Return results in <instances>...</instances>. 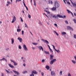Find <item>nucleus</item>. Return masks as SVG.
<instances>
[{
	"label": "nucleus",
	"mask_w": 76,
	"mask_h": 76,
	"mask_svg": "<svg viewBox=\"0 0 76 76\" xmlns=\"http://www.w3.org/2000/svg\"><path fill=\"white\" fill-rule=\"evenodd\" d=\"M53 18H55V19H57L58 18H63V19H64V18H66V15H64V17L60 15H57V16H56V15H53Z\"/></svg>",
	"instance_id": "1"
},
{
	"label": "nucleus",
	"mask_w": 76,
	"mask_h": 76,
	"mask_svg": "<svg viewBox=\"0 0 76 76\" xmlns=\"http://www.w3.org/2000/svg\"><path fill=\"white\" fill-rule=\"evenodd\" d=\"M55 7H56V8H58V7H60V4H58V3L57 1H55Z\"/></svg>",
	"instance_id": "2"
},
{
	"label": "nucleus",
	"mask_w": 76,
	"mask_h": 76,
	"mask_svg": "<svg viewBox=\"0 0 76 76\" xmlns=\"http://www.w3.org/2000/svg\"><path fill=\"white\" fill-rule=\"evenodd\" d=\"M57 60H56V59H53L51 61H50V64H53V63H54V61H56Z\"/></svg>",
	"instance_id": "3"
},
{
	"label": "nucleus",
	"mask_w": 76,
	"mask_h": 76,
	"mask_svg": "<svg viewBox=\"0 0 76 76\" xmlns=\"http://www.w3.org/2000/svg\"><path fill=\"white\" fill-rule=\"evenodd\" d=\"M12 71L14 72V73H15L16 75H18V76H19V75H20V73H19V72H17L14 70H12Z\"/></svg>",
	"instance_id": "4"
},
{
	"label": "nucleus",
	"mask_w": 76,
	"mask_h": 76,
	"mask_svg": "<svg viewBox=\"0 0 76 76\" xmlns=\"http://www.w3.org/2000/svg\"><path fill=\"white\" fill-rule=\"evenodd\" d=\"M23 48H24V50L25 51H28V48L26 47V46L25 44L23 45Z\"/></svg>",
	"instance_id": "5"
},
{
	"label": "nucleus",
	"mask_w": 76,
	"mask_h": 76,
	"mask_svg": "<svg viewBox=\"0 0 76 76\" xmlns=\"http://www.w3.org/2000/svg\"><path fill=\"white\" fill-rule=\"evenodd\" d=\"M42 41H43L44 42L46 43L47 44H49V42L47 40H44V39H42Z\"/></svg>",
	"instance_id": "6"
},
{
	"label": "nucleus",
	"mask_w": 76,
	"mask_h": 76,
	"mask_svg": "<svg viewBox=\"0 0 76 76\" xmlns=\"http://www.w3.org/2000/svg\"><path fill=\"white\" fill-rule=\"evenodd\" d=\"M67 29L68 30H69L70 29V30H71V31H73V29L72 27L70 26H68L67 27Z\"/></svg>",
	"instance_id": "7"
},
{
	"label": "nucleus",
	"mask_w": 76,
	"mask_h": 76,
	"mask_svg": "<svg viewBox=\"0 0 76 76\" xmlns=\"http://www.w3.org/2000/svg\"><path fill=\"white\" fill-rule=\"evenodd\" d=\"M16 17H15V16L14 15L13 19L11 22L12 23H13V22H14L16 20Z\"/></svg>",
	"instance_id": "8"
},
{
	"label": "nucleus",
	"mask_w": 76,
	"mask_h": 76,
	"mask_svg": "<svg viewBox=\"0 0 76 76\" xmlns=\"http://www.w3.org/2000/svg\"><path fill=\"white\" fill-rule=\"evenodd\" d=\"M37 48H39V49L40 50H42V51H43V48L42 46H38L37 47Z\"/></svg>",
	"instance_id": "9"
},
{
	"label": "nucleus",
	"mask_w": 76,
	"mask_h": 76,
	"mask_svg": "<svg viewBox=\"0 0 76 76\" xmlns=\"http://www.w3.org/2000/svg\"><path fill=\"white\" fill-rule=\"evenodd\" d=\"M53 57H54V56L51 54L50 55V60H53Z\"/></svg>",
	"instance_id": "10"
},
{
	"label": "nucleus",
	"mask_w": 76,
	"mask_h": 76,
	"mask_svg": "<svg viewBox=\"0 0 76 76\" xmlns=\"http://www.w3.org/2000/svg\"><path fill=\"white\" fill-rule=\"evenodd\" d=\"M32 73L34 74H38V72H37V71L35 70H34L32 71Z\"/></svg>",
	"instance_id": "11"
},
{
	"label": "nucleus",
	"mask_w": 76,
	"mask_h": 76,
	"mask_svg": "<svg viewBox=\"0 0 76 76\" xmlns=\"http://www.w3.org/2000/svg\"><path fill=\"white\" fill-rule=\"evenodd\" d=\"M18 39L19 40L20 42H22V39L20 37H18Z\"/></svg>",
	"instance_id": "12"
},
{
	"label": "nucleus",
	"mask_w": 76,
	"mask_h": 76,
	"mask_svg": "<svg viewBox=\"0 0 76 76\" xmlns=\"http://www.w3.org/2000/svg\"><path fill=\"white\" fill-rule=\"evenodd\" d=\"M8 65H9V66L10 67H11V68H12V69H13V68H14V66H13L12 65V64H9Z\"/></svg>",
	"instance_id": "13"
},
{
	"label": "nucleus",
	"mask_w": 76,
	"mask_h": 76,
	"mask_svg": "<svg viewBox=\"0 0 76 76\" xmlns=\"http://www.w3.org/2000/svg\"><path fill=\"white\" fill-rule=\"evenodd\" d=\"M51 75H52V76H55L56 75V74H55L54 72L53 71H52L51 72Z\"/></svg>",
	"instance_id": "14"
},
{
	"label": "nucleus",
	"mask_w": 76,
	"mask_h": 76,
	"mask_svg": "<svg viewBox=\"0 0 76 76\" xmlns=\"http://www.w3.org/2000/svg\"><path fill=\"white\" fill-rule=\"evenodd\" d=\"M56 7H53L51 8V10L53 11H55L56 10Z\"/></svg>",
	"instance_id": "15"
},
{
	"label": "nucleus",
	"mask_w": 76,
	"mask_h": 76,
	"mask_svg": "<svg viewBox=\"0 0 76 76\" xmlns=\"http://www.w3.org/2000/svg\"><path fill=\"white\" fill-rule=\"evenodd\" d=\"M45 68L47 69V70H49L50 69V66H49L47 65L45 66Z\"/></svg>",
	"instance_id": "16"
},
{
	"label": "nucleus",
	"mask_w": 76,
	"mask_h": 76,
	"mask_svg": "<svg viewBox=\"0 0 76 76\" xmlns=\"http://www.w3.org/2000/svg\"><path fill=\"white\" fill-rule=\"evenodd\" d=\"M71 3L74 6H76V3L74 2V3H73L71 1Z\"/></svg>",
	"instance_id": "17"
},
{
	"label": "nucleus",
	"mask_w": 76,
	"mask_h": 76,
	"mask_svg": "<svg viewBox=\"0 0 76 76\" xmlns=\"http://www.w3.org/2000/svg\"><path fill=\"white\" fill-rule=\"evenodd\" d=\"M2 60H3V61H4V60L5 61L6 63H7V60H6V59L5 58H2Z\"/></svg>",
	"instance_id": "18"
},
{
	"label": "nucleus",
	"mask_w": 76,
	"mask_h": 76,
	"mask_svg": "<svg viewBox=\"0 0 76 76\" xmlns=\"http://www.w3.org/2000/svg\"><path fill=\"white\" fill-rule=\"evenodd\" d=\"M61 34L62 35H66V33L64 32H61Z\"/></svg>",
	"instance_id": "19"
},
{
	"label": "nucleus",
	"mask_w": 76,
	"mask_h": 76,
	"mask_svg": "<svg viewBox=\"0 0 76 76\" xmlns=\"http://www.w3.org/2000/svg\"><path fill=\"white\" fill-rule=\"evenodd\" d=\"M11 41H12V44H13L14 43V39H13V38L11 39Z\"/></svg>",
	"instance_id": "20"
},
{
	"label": "nucleus",
	"mask_w": 76,
	"mask_h": 76,
	"mask_svg": "<svg viewBox=\"0 0 76 76\" xmlns=\"http://www.w3.org/2000/svg\"><path fill=\"white\" fill-rule=\"evenodd\" d=\"M32 44H33V45H38V43H35V42H33Z\"/></svg>",
	"instance_id": "21"
},
{
	"label": "nucleus",
	"mask_w": 76,
	"mask_h": 76,
	"mask_svg": "<svg viewBox=\"0 0 76 76\" xmlns=\"http://www.w3.org/2000/svg\"><path fill=\"white\" fill-rule=\"evenodd\" d=\"M72 61L73 64H76V61H74V60H72Z\"/></svg>",
	"instance_id": "22"
},
{
	"label": "nucleus",
	"mask_w": 76,
	"mask_h": 76,
	"mask_svg": "<svg viewBox=\"0 0 76 76\" xmlns=\"http://www.w3.org/2000/svg\"><path fill=\"white\" fill-rule=\"evenodd\" d=\"M45 54H50V53L49 52H48L47 51H46L45 50Z\"/></svg>",
	"instance_id": "23"
},
{
	"label": "nucleus",
	"mask_w": 76,
	"mask_h": 76,
	"mask_svg": "<svg viewBox=\"0 0 76 76\" xmlns=\"http://www.w3.org/2000/svg\"><path fill=\"white\" fill-rule=\"evenodd\" d=\"M28 73V71H26L23 72V74H25V73Z\"/></svg>",
	"instance_id": "24"
},
{
	"label": "nucleus",
	"mask_w": 76,
	"mask_h": 76,
	"mask_svg": "<svg viewBox=\"0 0 76 76\" xmlns=\"http://www.w3.org/2000/svg\"><path fill=\"white\" fill-rule=\"evenodd\" d=\"M14 63V66H17V65H18V63L16 62L15 61Z\"/></svg>",
	"instance_id": "25"
},
{
	"label": "nucleus",
	"mask_w": 76,
	"mask_h": 76,
	"mask_svg": "<svg viewBox=\"0 0 76 76\" xmlns=\"http://www.w3.org/2000/svg\"><path fill=\"white\" fill-rule=\"evenodd\" d=\"M34 5L35 6H36V1H35V0H34Z\"/></svg>",
	"instance_id": "26"
},
{
	"label": "nucleus",
	"mask_w": 76,
	"mask_h": 76,
	"mask_svg": "<svg viewBox=\"0 0 76 76\" xmlns=\"http://www.w3.org/2000/svg\"><path fill=\"white\" fill-rule=\"evenodd\" d=\"M5 70H6V72H7V73H10V72L9 71L7 70L6 69H5Z\"/></svg>",
	"instance_id": "27"
},
{
	"label": "nucleus",
	"mask_w": 76,
	"mask_h": 76,
	"mask_svg": "<svg viewBox=\"0 0 76 76\" xmlns=\"http://www.w3.org/2000/svg\"><path fill=\"white\" fill-rule=\"evenodd\" d=\"M53 32H55V34H56V35H57V36H58V34L57 33V32H56V31H53Z\"/></svg>",
	"instance_id": "28"
},
{
	"label": "nucleus",
	"mask_w": 76,
	"mask_h": 76,
	"mask_svg": "<svg viewBox=\"0 0 76 76\" xmlns=\"http://www.w3.org/2000/svg\"><path fill=\"white\" fill-rule=\"evenodd\" d=\"M55 51H56L57 52V53H59L60 52V50H57L56 49V50H55Z\"/></svg>",
	"instance_id": "29"
},
{
	"label": "nucleus",
	"mask_w": 76,
	"mask_h": 76,
	"mask_svg": "<svg viewBox=\"0 0 76 76\" xmlns=\"http://www.w3.org/2000/svg\"><path fill=\"white\" fill-rule=\"evenodd\" d=\"M45 12H47V13H48V14H50V12L48 11H46L45 10H44Z\"/></svg>",
	"instance_id": "30"
},
{
	"label": "nucleus",
	"mask_w": 76,
	"mask_h": 76,
	"mask_svg": "<svg viewBox=\"0 0 76 76\" xmlns=\"http://www.w3.org/2000/svg\"><path fill=\"white\" fill-rule=\"evenodd\" d=\"M25 28H28V26H27V24H26V23H25Z\"/></svg>",
	"instance_id": "31"
},
{
	"label": "nucleus",
	"mask_w": 76,
	"mask_h": 76,
	"mask_svg": "<svg viewBox=\"0 0 76 76\" xmlns=\"http://www.w3.org/2000/svg\"><path fill=\"white\" fill-rule=\"evenodd\" d=\"M67 11L68 13H72V12H71L70 11L68 10H67Z\"/></svg>",
	"instance_id": "32"
},
{
	"label": "nucleus",
	"mask_w": 76,
	"mask_h": 76,
	"mask_svg": "<svg viewBox=\"0 0 76 76\" xmlns=\"http://www.w3.org/2000/svg\"><path fill=\"white\" fill-rule=\"evenodd\" d=\"M73 20L74 21L75 23H76V20L74 18V19Z\"/></svg>",
	"instance_id": "33"
},
{
	"label": "nucleus",
	"mask_w": 76,
	"mask_h": 76,
	"mask_svg": "<svg viewBox=\"0 0 76 76\" xmlns=\"http://www.w3.org/2000/svg\"><path fill=\"white\" fill-rule=\"evenodd\" d=\"M49 4H50V3H51V4H53V2L52 1H49Z\"/></svg>",
	"instance_id": "34"
},
{
	"label": "nucleus",
	"mask_w": 76,
	"mask_h": 76,
	"mask_svg": "<svg viewBox=\"0 0 76 76\" xmlns=\"http://www.w3.org/2000/svg\"><path fill=\"white\" fill-rule=\"evenodd\" d=\"M23 4L25 7H26V5H25V1H24V0H23Z\"/></svg>",
	"instance_id": "35"
},
{
	"label": "nucleus",
	"mask_w": 76,
	"mask_h": 76,
	"mask_svg": "<svg viewBox=\"0 0 76 76\" xmlns=\"http://www.w3.org/2000/svg\"><path fill=\"white\" fill-rule=\"evenodd\" d=\"M73 35L74 38H75V39H76V34H74Z\"/></svg>",
	"instance_id": "36"
},
{
	"label": "nucleus",
	"mask_w": 76,
	"mask_h": 76,
	"mask_svg": "<svg viewBox=\"0 0 76 76\" xmlns=\"http://www.w3.org/2000/svg\"><path fill=\"white\" fill-rule=\"evenodd\" d=\"M17 32H20L21 31L20 29H17Z\"/></svg>",
	"instance_id": "37"
},
{
	"label": "nucleus",
	"mask_w": 76,
	"mask_h": 76,
	"mask_svg": "<svg viewBox=\"0 0 76 76\" xmlns=\"http://www.w3.org/2000/svg\"><path fill=\"white\" fill-rule=\"evenodd\" d=\"M28 16L29 18H31V15L29 14H28Z\"/></svg>",
	"instance_id": "38"
},
{
	"label": "nucleus",
	"mask_w": 76,
	"mask_h": 76,
	"mask_svg": "<svg viewBox=\"0 0 76 76\" xmlns=\"http://www.w3.org/2000/svg\"><path fill=\"white\" fill-rule=\"evenodd\" d=\"M30 76H34V74L31 72V74H30Z\"/></svg>",
	"instance_id": "39"
},
{
	"label": "nucleus",
	"mask_w": 76,
	"mask_h": 76,
	"mask_svg": "<svg viewBox=\"0 0 76 76\" xmlns=\"http://www.w3.org/2000/svg\"><path fill=\"white\" fill-rule=\"evenodd\" d=\"M60 75H62V71H60Z\"/></svg>",
	"instance_id": "40"
},
{
	"label": "nucleus",
	"mask_w": 76,
	"mask_h": 76,
	"mask_svg": "<svg viewBox=\"0 0 76 76\" xmlns=\"http://www.w3.org/2000/svg\"><path fill=\"white\" fill-rule=\"evenodd\" d=\"M65 23H66V24H69V23H68V21L67 20H65Z\"/></svg>",
	"instance_id": "41"
},
{
	"label": "nucleus",
	"mask_w": 76,
	"mask_h": 76,
	"mask_svg": "<svg viewBox=\"0 0 76 76\" xmlns=\"http://www.w3.org/2000/svg\"><path fill=\"white\" fill-rule=\"evenodd\" d=\"M49 50H50V51H51V53L53 52V50H52V49H51V48L49 49Z\"/></svg>",
	"instance_id": "42"
},
{
	"label": "nucleus",
	"mask_w": 76,
	"mask_h": 76,
	"mask_svg": "<svg viewBox=\"0 0 76 76\" xmlns=\"http://www.w3.org/2000/svg\"><path fill=\"white\" fill-rule=\"evenodd\" d=\"M18 48H19V49H21V48H22V47H21V46H20V45H19Z\"/></svg>",
	"instance_id": "43"
},
{
	"label": "nucleus",
	"mask_w": 76,
	"mask_h": 76,
	"mask_svg": "<svg viewBox=\"0 0 76 76\" xmlns=\"http://www.w3.org/2000/svg\"><path fill=\"white\" fill-rule=\"evenodd\" d=\"M52 46H53L54 49L55 50H56V48H55V47H54V45H53Z\"/></svg>",
	"instance_id": "44"
},
{
	"label": "nucleus",
	"mask_w": 76,
	"mask_h": 76,
	"mask_svg": "<svg viewBox=\"0 0 76 76\" xmlns=\"http://www.w3.org/2000/svg\"><path fill=\"white\" fill-rule=\"evenodd\" d=\"M20 18L21 20V22H23V20L22 19V18H21V17H20Z\"/></svg>",
	"instance_id": "45"
},
{
	"label": "nucleus",
	"mask_w": 76,
	"mask_h": 76,
	"mask_svg": "<svg viewBox=\"0 0 76 76\" xmlns=\"http://www.w3.org/2000/svg\"><path fill=\"white\" fill-rule=\"evenodd\" d=\"M22 35H23V34H24V31L23 30L22 31Z\"/></svg>",
	"instance_id": "46"
},
{
	"label": "nucleus",
	"mask_w": 76,
	"mask_h": 76,
	"mask_svg": "<svg viewBox=\"0 0 76 76\" xmlns=\"http://www.w3.org/2000/svg\"><path fill=\"white\" fill-rule=\"evenodd\" d=\"M10 61L11 62H13V63H14L15 62V61H13V60H12V59H10Z\"/></svg>",
	"instance_id": "47"
},
{
	"label": "nucleus",
	"mask_w": 76,
	"mask_h": 76,
	"mask_svg": "<svg viewBox=\"0 0 76 76\" xmlns=\"http://www.w3.org/2000/svg\"><path fill=\"white\" fill-rule=\"evenodd\" d=\"M68 76H72V75H70V73H69L68 75Z\"/></svg>",
	"instance_id": "48"
},
{
	"label": "nucleus",
	"mask_w": 76,
	"mask_h": 76,
	"mask_svg": "<svg viewBox=\"0 0 76 76\" xmlns=\"http://www.w3.org/2000/svg\"><path fill=\"white\" fill-rule=\"evenodd\" d=\"M45 60H44V59H43L42 60V62H44Z\"/></svg>",
	"instance_id": "49"
},
{
	"label": "nucleus",
	"mask_w": 76,
	"mask_h": 76,
	"mask_svg": "<svg viewBox=\"0 0 76 76\" xmlns=\"http://www.w3.org/2000/svg\"><path fill=\"white\" fill-rule=\"evenodd\" d=\"M6 50H7V51H8V50H9V48H7L6 49Z\"/></svg>",
	"instance_id": "50"
},
{
	"label": "nucleus",
	"mask_w": 76,
	"mask_h": 76,
	"mask_svg": "<svg viewBox=\"0 0 76 76\" xmlns=\"http://www.w3.org/2000/svg\"><path fill=\"white\" fill-rule=\"evenodd\" d=\"M23 66H24V67H25V66H26V64H23Z\"/></svg>",
	"instance_id": "51"
},
{
	"label": "nucleus",
	"mask_w": 76,
	"mask_h": 76,
	"mask_svg": "<svg viewBox=\"0 0 76 76\" xmlns=\"http://www.w3.org/2000/svg\"><path fill=\"white\" fill-rule=\"evenodd\" d=\"M25 7L26 8L27 10H28V7Z\"/></svg>",
	"instance_id": "52"
},
{
	"label": "nucleus",
	"mask_w": 76,
	"mask_h": 76,
	"mask_svg": "<svg viewBox=\"0 0 76 76\" xmlns=\"http://www.w3.org/2000/svg\"><path fill=\"white\" fill-rule=\"evenodd\" d=\"M1 76H4V74L3 73H1Z\"/></svg>",
	"instance_id": "53"
},
{
	"label": "nucleus",
	"mask_w": 76,
	"mask_h": 76,
	"mask_svg": "<svg viewBox=\"0 0 76 76\" xmlns=\"http://www.w3.org/2000/svg\"><path fill=\"white\" fill-rule=\"evenodd\" d=\"M54 26H57V24H56L55 23L54 24Z\"/></svg>",
	"instance_id": "54"
},
{
	"label": "nucleus",
	"mask_w": 76,
	"mask_h": 76,
	"mask_svg": "<svg viewBox=\"0 0 76 76\" xmlns=\"http://www.w3.org/2000/svg\"><path fill=\"white\" fill-rule=\"evenodd\" d=\"M42 76L44 75V73L43 72H42Z\"/></svg>",
	"instance_id": "55"
},
{
	"label": "nucleus",
	"mask_w": 76,
	"mask_h": 76,
	"mask_svg": "<svg viewBox=\"0 0 76 76\" xmlns=\"http://www.w3.org/2000/svg\"><path fill=\"white\" fill-rule=\"evenodd\" d=\"M31 48H32V50H35V48L34 47H32Z\"/></svg>",
	"instance_id": "56"
},
{
	"label": "nucleus",
	"mask_w": 76,
	"mask_h": 76,
	"mask_svg": "<svg viewBox=\"0 0 76 76\" xmlns=\"http://www.w3.org/2000/svg\"><path fill=\"white\" fill-rule=\"evenodd\" d=\"M7 4H10V2H9V1H7Z\"/></svg>",
	"instance_id": "57"
},
{
	"label": "nucleus",
	"mask_w": 76,
	"mask_h": 76,
	"mask_svg": "<svg viewBox=\"0 0 76 76\" xmlns=\"http://www.w3.org/2000/svg\"><path fill=\"white\" fill-rule=\"evenodd\" d=\"M39 24L40 25H42V24H41V22H40L39 23Z\"/></svg>",
	"instance_id": "58"
},
{
	"label": "nucleus",
	"mask_w": 76,
	"mask_h": 76,
	"mask_svg": "<svg viewBox=\"0 0 76 76\" xmlns=\"http://www.w3.org/2000/svg\"><path fill=\"white\" fill-rule=\"evenodd\" d=\"M48 46L49 49H50V48H50V46H49L48 45Z\"/></svg>",
	"instance_id": "59"
},
{
	"label": "nucleus",
	"mask_w": 76,
	"mask_h": 76,
	"mask_svg": "<svg viewBox=\"0 0 76 76\" xmlns=\"http://www.w3.org/2000/svg\"><path fill=\"white\" fill-rule=\"evenodd\" d=\"M71 14L72 15V16H74V15H73V13H72V12H71Z\"/></svg>",
	"instance_id": "60"
},
{
	"label": "nucleus",
	"mask_w": 76,
	"mask_h": 76,
	"mask_svg": "<svg viewBox=\"0 0 76 76\" xmlns=\"http://www.w3.org/2000/svg\"><path fill=\"white\" fill-rule=\"evenodd\" d=\"M67 3H68V4L69 5L70 4V2H67Z\"/></svg>",
	"instance_id": "61"
},
{
	"label": "nucleus",
	"mask_w": 76,
	"mask_h": 76,
	"mask_svg": "<svg viewBox=\"0 0 76 76\" xmlns=\"http://www.w3.org/2000/svg\"><path fill=\"white\" fill-rule=\"evenodd\" d=\"M74 16H76V13H74Z\"/></svg>",
	"instance_id": "62"
},
{
	"label": "nucleus",
	"mask_w": 76,
	"mask_h": 76,
	"mask_svg": "<svg viewBox=\"0 0 76 76\" xmlns=\"http://www.w3.org/2000/svg\"><path fill=\"white\" fill-rule=\"evenodd\" d=\"M63 1H64V3H65V4H66V2L65 1V0H63Z\"/></svg>",
	"instance_id": "63"
},
{
	"label": "nucleus",
	"mask_w": 76,
	"mask_h": 76,
	"mask_svg": "<svg viewBox=\"0 0 76 76\" xmlns=\"http://www.w3.org/2000/svg\"><path fill=\"white\" fill-rule=\"evenodd\" d=\"M19 26H18V29H19Z\"/></svg>",
	"instance_id": "64"
}]
</instances>
